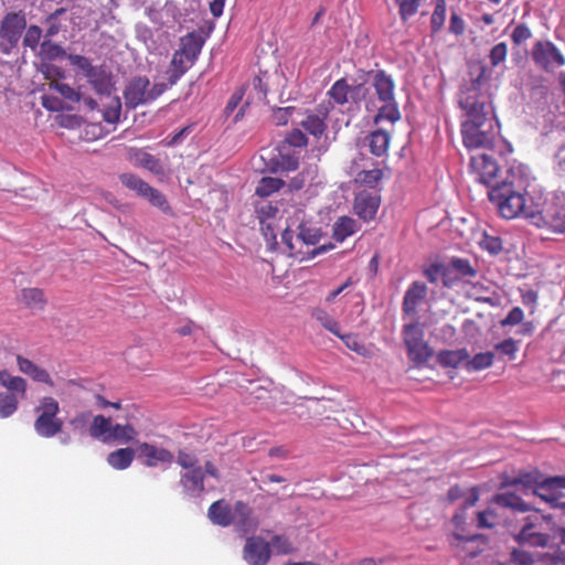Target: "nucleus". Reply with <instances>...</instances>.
Instances as JSON below:
<instances>
[{
	"instance_id": "25",
	"label": "nucleus",
	"mask_w": 565,
	"mask_h": 565,
	"mask_svg": "<svg viewBox=\"0 0 565 565\" xmlns=\"http://www.w3.org/2000/svg\"><path fill=\"white\" fill-rule=\"evenodd\" d=\"M427 287L424 282L414 281L405 292L403 299V311L415 313L417 306L426 298Z\"/></svg>"
},
{
	"instance_id": "53",
	"label": "nucleus",
	"mask_w": 565,
	"mask_h": 565,
	"mask_svg": "<svg viewBox=\"0 0 565 565\" xmlns=\"http://www.w3.org/2000/svg\"><path fill=\"white\" fill-rule=\"evenodd\" d=\"M383 178L381 169L362 170L356 175V181L370 188H374Z\"/></svg>"
},
{
	"instance_id": "33",
	"label": "nucleus",
	"mask_w": 565,
	"mask_h": 565,
	"mask_svg": "<svg viewBox=\"0 0 565 565\" xmlns=\"http://www.w3.org/2000/svg\"><path fill=\"white\" fill-rule=\"evenodd\" d=\"M359 230L356 221L350 216L339 217L332 227V237L342 243L345 238L353 235Z\"/></svg>"
},
{
	"instance_id": "46",
	"label": "nucleus",
	"mask_w": 565,
	"mask_h": 565,
	"mask_svg": "<svg viewBox=\"0 0 565 565\" xmlns=\"http://www.w3.org/2000/svg\"><path fill=\"white\" fill-rule=\"evenodd\" d=\"M313 319H316L326 330L334 335H340V326L335 319H333L324 309L315 308L311 312Z\"/></svg>"
},
{
	"instance_id": "42",
	"label": "nucleus",
	"mask_w": 565,
	"mask_h": 565,
	"mask_svg": "<svg viewBox=\"0 0 565 565\" xmlns=\"http://www.w3.org/2000/svg\"><path fill=\"white\" fill-rule=\"evenodd\" d=\"M137 436V430L130 424L121 425L115 424L111 426V431L108 434L109 441L129 443Z\"/></svg>"
},
{
	"instance_id": "1",
	"label": "nucleus",
	"mask_w": 565,
	"mask_h": 565,
	"mask_svg": "<svg viewBox=\"0 0 565 565\" xmlns=\"http://www.w3.org/2000/svg\"><path fill=\"white\" fill-rule=\"evenodd\" d=\"M488 198L503 218L534 217V213L527 205L530 200L527 193L516 182L514 174L492 185L488 191Z\"/></svg>"
},
{
	"instance_id": "4",
	"label": "nucleus",
	"mask_w": 565,
	"mask_h": 565,
	"mask_svg": "<svg viewBox=\"0 0 565 565\" xmlns=\"http://www.w3.org/2000/svg\"><path fill=\"white\" fill-rule=\"evenodd\" d=\"M509 486H522L525 491H531L547 505L551 501L558 500L556 497L561 488H565V477H543L539 472L522 473L508 482Z\"/></svg>"
},
{
	"instance_id": "44",
	"label": "nucleus",
	"mask_w": 565,
	"mask_h": 565,
	"mask_svg": "<svg viewBox=\"0 0 565 565\" xmlns=\"http://www.w3.org/2000/svg\"><path fill=\"white\" fill-rule=\"evenodd\" d=\"M107 103L104 104L103 118L109 124L119 121L121 114V102L118 96L107 95Z\"/></svg>"
},
{
	"instance_id": "13",
	"label": "nucleus",
	"mask_w": 565,
	"mask_h": 565,
	"mask_svg": "<svg viewBox=\"0 0 565 565\" xmlns=\"http://www.w3.org/2000/svg\"><path fill=\"white\" fill-rule=\"evenodd\" d=\"M533 62L542 70L552 72L565 64V56L550 41H537L531 52Z\"/></svg>"
},
{
	"instance_id": "23",
	"label": "nucleus",
	"mask_w": 565,
	"mask_h": 565,
	"mask_svg": "<svg viewBox=\"0 0 565 565\" xmlns=\"http://www.w3.org/2000/svg\"><path fill=\"white\" fill-rule=\"evenodd\" d=\"M380 206V198L370 193H360L354 200V212L363 221L375 217Z\"/></svg>"
},
{
	"instance_id": "16",
	"label": "nucleus",
	"mask_w": 565,
	"mask_h": 565,
	"mask_svg": "<svg viewBox=\"0 0 565 565\" xmlns=\"http://www.w3.org/2000/svg\"><path fill=\"white\" fill-rule=\"evenodd\" d=\"M470 172L475 175L476 180L480 183L492 186L498 172L499 166L497 161L486 153L475 154L470 159Z\"/></svg>"
},
{
	"instance_id": "8",
	"label": "nucleus",
	"mask_w": 565,
	"mask_h": 565,
	"mask_svg": "<svg viewBox=\"0 0 565 565\" xmlns=\"http://www.w3.org/2000/svg\"><path fill=\"white\" fill-rule=\"evenodd\" d=\"M403 340L408 358L417 363H425L433 356V350L424 339V329L418 322L404 326Z\"/></svg>"
},
{
	"instance_id": "7",
	"label": "nucleus",
	"mask_w": 565,
	"mask_h": 565,
	"mask_svg": "<svg viewBox=\"0 0 565 565\" xmlns=\"http://www.w3.org/2000/svg\"><path fill=\"white\" fill-rule=\"evenodd\" d=\"M168 88L164 83L150 84L146 76H136L129 81L124 90L125 105L135 109L140 105L154 102Z\"/></svg>"
},
{
	"instance_id": "30",
	"label": "nucleus",
	"mask_w": 565,
	"mask_h": 565,
	"mask_svg": "<svg viewBox=\"0 0 565 565\" xmlns=\"http://www.w3.org/2000/svg\"><path fill=\"white\" fill-rule=\"evenodd\" d=\"M204 44L202 35L195 31L190 32L180 39L179 50L196 61Z\"/></svg>"
},
{
	"instance_id": "19",
	"label": "nucleus",
	"mask_w": 565,
	"mask_h": 565,
	"mask_svg": "<svg viewBox=\"0 0 565 565\" xmlns=\"http://www.w3.org/2000/svg\"><path fill=\"white\" fill-rule=\"evenodd\" d=\"M333 108L331 102H322L317 107V114H308L300 125L315 137H321L326 131V120Z\"/></svg>"
},
{
	"instance_id": "11",
	"label": "nucleus",
	"mask_w": 565,
	"mask_h": 565,
	"mask_svg": "<svg viewBox=\"0 0 565 565\" xmlns=\"http://www.w3.org/2000/svg\"><path fill=\"white\" fill-rule=\"evenodd\" d=\"M460 108L465 111L467 119L462 124H478L493 121L488 118L484 110L486 103L481 100V95L476 86L461 89L458 99Z\"/></svg>"
},
{
	"instance_id": "58",
	"label": "nucleus",
	"mask_w": 565,
	"mask_h": 565,
	"mask_svg": "<svg viewBox=\"0 0 565 565\" xmlns=\"http://www.w3.org/2000/svg\"><path fill=\"white\" fill-rule=\"evenodd\" d=\"M276 554L287 555L292 553L294 547L285 535H274L269 543Z\"/></svg>"
},
{
	"instance_id": "22",
	"label": "nucleus",
	"mask_w": 565,
	"mask_h": 565,
	"mask_svg": "<svg viewBox=\"0 0 565 565\" xmlns=\"http://www.w3.org/2000/svg\"><path fill=\"white\" fill-rule=\"evenodd\" d=\"M194 60L185 55L179 49L173 53L170 65L167 70L168 86L174 85L194 64Z\"/></svg>"
},
{
	"instance_id": "55",
	"label": "nucleus",
	"mask_w": 565,
	"mask_h": 565,
	"mask_svg": "<svg viewBox=\"0 0 565 565\" xmlns=\"http://www.w3.org/2000/svg\"><path fill=\"white\" fill-rule=\"evenodd\" d=\"M479 245L483 250L489 252L491 255H498L503 249L502 239L500 237L491 236L486 233L480 239Z\"/></svg>"
},
{
	"instance_id": "10",
	"label": "nucleus",
	"mask_w": 565,
	"mask_h": 565,
	"mask_svg": "<svg viewBox=\"0 0 565 565\" xmlns=\"http://www.w3.org/2000/svg\"><path fill=\"white\" fill-rule=\"evenodd\" d=\"M369 87L363 83L350 85L345 78H340L332 84L327 95L332 100L331 104L339 106L351 104L359 107L369 95Z\"/></svg>"
},
{
	"instance_id": "41",
	"label": "nucleus",
	"mask_w": 565,
	"mask_h": 565,
	"mask_svg": "<svg viewBox=\"0 0 565 565\" xmlns=\"http://www.w3.org/2000/svg\"><path fill=\"white\" fill-rule=\"evenodd\" d=\"M493 360L494 353L492 352L477 353L473 358H468V360L463 364V367L469 373L478 372L490 367L493 364Z\"/></svg>"
},
{
	"instance_id": "51",
	"label": "nucleus",
	"mask_w": 565,
	"mask_h": 565,
	"mask_svg": "<svg viewBox=\"0 0 565 565\" xmlns=\"http://www.w3.org/2000/svg\"><path fill=\"white\" fill-rule=\"evenodd\" d=\"M552 554H553V552L545 553V554L541 555L537 559H534L531 554H529L524 551L513 550L511 553L510 562L512 565H539V563L542 558H544L546 555H552Z\"/></svg>"
},
{
	"instance_id": "17",
	"label": "nucleus",
	"mask_w": 565,
	"mask_h": 565,
	"mask_svg": "<svg viewBox=\"0 0 565 565\" xmlns=\"http://www.w3.org/2000/svg\"><path fill=\"white\" fill-rule=\"evenodd\" d=\"M270 545L262 536H250L243 548V558L248 565H267L270 559Z\"/></svg>"
},
{
	"instance_id": "36",
	"label": "nucleus",
	"mask_w": 565,
	"mask_h": 565,
	"mask_svg": "<svg viewBox=\"0 0 565 565\" xmlns=\"http://www.w3.org/2000/svg\"><path fill=\"white\" fill-rule=\"evenodd\" d=\"M113 422L110 417L104 415H96L93 417L92 424L88 428L89 436L94 439H100L108 443V434L111 431Z\"/></svg>"
},
{
	"instance_id": "45",
	"label": "nucleus",
	"mask_w": 565,
	"mask_h": 565,
	"mask_svg": "<svg viewBox=\"0 0 565 565\" xmlns=\"http://www.w3.org/2000/svg\"><path fill=\"white\" fill-rule=\"evenodd\" d=\"M19 397L13 393H0V418H8L13 415L19 407Z\"/></svg>"
},
{
	"instance_id": "63",
	"label": "nucleus",
	"mask_w": 565,
	"mask_h": 565,
	"mask_svg": "<svg viewBox=\"0 0 565 565\" xmlns=\"http://www.w3.org/2000/svg\"><path fill=\"white\" fill-rule=\"evenodd\" d=\"M177 462L179 466H181L183 469H194L198 466L199 459L198 457L189 452L186 450H179L177 456Z\"/></svg>"
},
{
	"instance_id": "54",
	"label": "nucleus",
	"mask_w": 565,
	"mask_h": 565,
	"mask_svg": "<svg viewBox=\"0 0 565 565\" xmlns=\"http://www.w3.org/2000/svg\"><path fill=\"white\" fill-rule=\"evenodd\" d=\"M396 2L398 3V13L403 22L415 15L422 4V0H399Z\"/></svg>"
},
{
	"instance_id": "43",
	"label": "nucleus",
	"mask_w": 565,
	"mask_h": 565,
	"mask_svg": "<svg viewBox=\"0 0 565 565\" xmlns=\"http://www.w3.org/2000/svg\"><path fill=\"white\" fill-rule=\"evenodd\" d=\"M285 185V181L274 177H263L255 190V193L260 198H267L275 192H278Z\"/></svg>"
},
{
	"instance_id": "56",
	"label": "nucleus",
	"mask_w": 565,
	"mask_h": 565,
	"mask_svg": "<svg viewBox=\"0 0 565 565\" xmlns=\"http://www.w3.org/2000/svg\"><path fill=\"white\" fill-rule=\"evenodd\" d=\"M494 350L501 355L508 356L510 360H514L516 352L519 351V343L512 338L505 339L494 345Z\"/></svg>"
},
{
	"instance_id": "50",
	"label": "nucleus",
	"mask_w": 565,
	"mask_h": 565,
	"mask_svg": "<svg viewBox=\"0 0 565 565\" xmlns=\"http://www.w3.org/2000/svg\"><path fill=\"white\" fill-rule=\"evenodd\" d=\"M51 89L60 93L65 99L78 103L82 99L79 92L71 87L68 84L60 83L57 81H51L49 84Z\"/></svg>"
},
{
	"instance_id": "62",
	"label": "nucleus",
	"mask_w": 565,
	"mask_h": 565,
	"mask_svg": "<svg viewBox=\"0 0 565 565\" xmlns=\"http://www.w3.org/2000/svg\"><path fill=\"white\" fill-rule=\"evenodd\" d=\"M89 419H90L89 412H79V413L75 414V416L70 419L68 424L72 427L73 431L83 433L86 430Z\"/></svg>"
},
{
	"instance_id": "38",
	"label": "nucleus",
	"mask_w": 565,
	"mask_h": 565,
	"mask_svg": "<svg viewBox=\"0 0 565 565\" xmlns=\"http://www.w3.org/2000/svg\"><path fill=\"white\" fill-rule=\"evenodd\" d=\"M447 266L457 274L461 280L469 281L478 275L477 268L466 258L452 257Z\"/></svg>"
},
{
	"instance_id": "47",
	"label": "nucleus",
	"mask_w": 565,
	"mask_h": 565,
	"mask_svg": "<svg viewBox=\"0 0 565 565\" xmlns=\"http://www.w3.org/2000/svg\"><path fill=\"white\" fill-rule=\"evenodd\" d=\"M446 0H436V4L430 18V29L433 34L438 33L443 29L446 20Z\"/></svg>"
},
{
	"instance_id": "31",
	"label": "nucleus",
	"mask_w": 565,
	"mask_h": 565,
	"mask_svg": "<svg viewBox=\"0 0 565 565\" xmlns=\"http://www.w3.org/2000/svg\"><path fill=\"white\" fill-rule=\"evenodd\" d=\"M0 385L7 388V392L13 393L20 398L26 395L28 383L21 376L11 375L7 370H0Z\"/></svg>"
},
{
	"instance_id": "20",
	"label": "nucleus",
	"mask_w": 565,
	"mask_h": 565,
	"mask_svg": "<svg viewBox=\"0 0 565 565\" xmlns=\"http://www.w3.org/2000/svg\"><path fill=\"white\" fill-rule=\"evenodd\" d=\"M236 530L243 534L254 532L258 527V520L253 509L244 501H236L233 507V522Z\"/></svg>"
},
{
	"instance_id": "35",
	"label": "nucleus",
	"mask_w": 565,
	"mask_h": 565,
	"mask_svg": "<svg viewBox=\"0 0 565 565\" xmlns=\"http://www.w3.org/2000/svg\"><path fill=\"white\" fill-rule=\"evenodd\" d=\"M86 78L97 94H110L111 78L103 68L96 67L93 73L86 74Z\"/></svg>"
},
{
	"instance_id": "29",
	"label": "nucleus",
	"mask_w": 565,
	"mask_h": 565,
	"mask_svg": "<svg viewBox=\"0 0 565 565\" xmlns=\"http://www.w3.org/2000/svg\"><path fill=\"white\" fill-rule=\"evenodd\" d=\"M373 87L381 102H393L394 81L384 71H379L373 77Z\"/></svg>"
},
{
	"instance_id": "52",
	"label": "nucleus",
	"mask_w": 565,
	"mask_h": 565,
	"mask_svg": "<svg viewBox=\"0 0 565 565\" xmlns=\"http://www.w3.org/2000/svg\"><path fill=\"white\" fill-rule=\"evenodd\" d=\"M337 337L343 341V343L347 345L348 349L354 351L355 353H358L362 356H366L369 354L367 348L359 340L356 334H353V333L342 334L340 332V335H337Z\"/></svg>"
},
{
	"instance_id": "2",
	"label": "nucleus",
	"mask_w": 565,
	"mask_h": 565,
	"mask_svg": "<svg viewBox=\"0 0 565 565\" xmlns=\"http://www.w3.org/2000/svg\"><path fill=\"white\" fill-rule=\"evenodd\" d=\"M554 514H545L541 509L534 508L526 515L516 519V525L511 529V534L520 545L546 546L550 541V532L553 530Z\"/></svg>"
},
{
	"instance_id": "28",
	"label": "nucleus",
	"mask_w": 565,
	"mask_h": 565,
	"mask_svg": "<svg viewBox=\"0 0 565 565\" xmlns=\"http://www.w3.org/2000/svg\"><path fill=\"white\" fill-rule=\"evenodd\" d=\"M180 483L191 494H200L204 490V471L202 467L190 469L181 475Z\"/></svg>"
},
{
	"instance_id": "57",
	"label": "nucleus",
	"mask_w": 565,
	"mask_h": 565,
	"mask_svg": "<svg viewBox=\"0 0 565 565\" xmlns=\"http://www.w3.org/2000/svg\"><path fill=\"white\" fill-rule=\"evenodd\" d=\"M277 213V206H274L271 203H262L256 207V215L259 223L276 221Z\"/></svg>"
},
{
	"instance_id": "59",
	"label": "nucleus",
	"mask_w": 565,
	"mask_h": 565,
	"mask_svg": "<svg viewBox=\"0 0 565 565\" xmlns=\"http://www.w3.org/2000/svg\"><path fill=\"white\" fill-rule=\"evenodd\" d=\"M497 521L498 514L492 509H487L477 514V525L480 529H491L495 525Z\"/></svg>"
},
{
	"instance_id": "40",
	"label": "nucleus",
	"mask_w": 565,
	"mask_h": 565,
	"mask_svg": "<svg viewBox=\"0 0 565 565\" xmlns=\"http://www.w3.org/2000/svg\"><path fill=\"white\" fill-rule=\"evenodd\" d=\"M135 159L139 166L157 175L163 174L164 172L160 159H158L157 157L152 156L149 152H146L143 150H137L135 152Z\"/></svg>"
},
{
	"instance_id": "32",
	"label": "nucleus",
	"mask_w": 565,
	"mask_h": 565,
	"mask_svg": "<svg viewBox=\"0 0 565 565\" xmlns=\"http://www.w3.org/2000/svg\"><path fill=\"white\" fill-rule=\"evenodd\" d=\"M137 452L132 448H119L108 454L107 463L116 470L129 468Z\"/></svg>"
},
{
	"instance_id": "14",
	"label": "nucleus",
	"mask_w": 565,
	"mask_h": 565,
	"mask_svg": "<svg viewBox=\"0 0 565 565\" xmlns=\"http://www.w3.org/2000/svg\"><path fill=\"white\" fill-rule=\"evenodd\" d=\"M137 458L148 468L170 467L174 462V455L171 450L151 443H138Z\"/></svg>"
},
{
	"instance_id": "21",
	"label": "nucleus",
	"mask_w": 565,
	"mask_h": 565,
	"mask_svg": "<svg viewBox=\"0 0 565 565\" xmlns=\"http://www.w3.org/2000/svg\"><path fill=\"white\" fill-rule=\"evenodd\" d=\"M493 503L502 509L509 510L512 514H524L534 508L526 503L520 495L512 491L498 493L492 499Z\"/></svg>"
},
{
	"instance_id": "49",
	"label": "nucleus",
	"mask_w": 565,
	"mask_h": 565,
	"mask_svg": "<svg viewBox=\"0 0 565 565\" xmlns=\"http://www.w3.org/2000/svg\"><path fill=\"white\" fill-rule=\"evenodd\" d=\"M40 55L43 60L54 61L66 56V52L61 45L51 41H44L40 46Z\"/></svg>"
},
{
	"instance_id": "48",
	"label": "nucleus",
	"mask_w": 565,
	"mask_h": 565,
	"mask_svg": "<svg viewBox=\"0 0 565 565\" xmlns=\"http://www.w3.org/2000/svg\"><path fill=\"white\" fill-rule=\"evenodd\" d=\"M384 105L379 108V111L375 116V122L387 120L390 122H396L401 119V113L397 107V104L395 103V99L393 102H383Z\"/></svg>"
},
{
	"instance_id": "27",
	"label": "nucleus",
	"mask_w": 565,
	"mask_h": 565,
	"mask_svg": "<svg viewBox=\"0 0 565 565\" xmlns=\"http://www.w3.org/2000/svg\"><path fill=\"white\" fill-rule=\"evenodd\" d=\"M18 301L30 310H43L47 302L43 289L36 287L21 289Z\"/></svg>"
},
{
	"instance_id": "3",
	"label": "nucleus",
	"mask_w": 565,
	"mask_h": 565,
	"mask_svg": "<svg viewBox=\"0 0 565 565\" xmlns=\"http://www.w3.org/2000/svg\"><path fill=\"white\" fill-rule=\"evenodd\" d=\"M322 234L320 228L307 218L303 209H295L287 218L286 227L281 234V239L287 246L290 255L297 256L305 254L303 246H315L319 243Z\"/></svg>"
},
{
	"instance_id": "12",
	"label": "nucleus",
	"mask_w": 565,
	"mask_h": 565,
	"mask_svg": "<svg viewBox=\"0 0 565 565\" xmlns=\"http://www.w3.org/2000/svg\"><path fill=\"white\" fill-rule=\"evenodd\" d=\"M119 180L126 188L134 191L137 195L147 199L151 205L158 207L162 212L168 213L171 211L164 194L158 189L152 188L138 175L132 173H122L120 174Z\"/></svg>"
},
{
	"instance_id": "6",
	"label": "nucleus",
	"mask_w": 565,
	"mask_h": 565,
	"mask_svg": "<svg viewBox=\"0 0 565 565\" xmlns=\"http://www.w3.org/2000/svg\"><path fill=\"white\" fill-rule=\"evenodd\" d=\"M34 412L36 414V418L33 427L40 437L52 438L62 433L64 422L58 417L60 404L54 397H42Z\"/></svg>"
},
{
	"instance_id": "34",
	"label": "nucleus",
	"mask_w": 565,
	"mask_h": 565,
	"mask_svg": "<svg viewBox=\"0 0 565 565\" xmlns=\"http://www.w3.org/2000/svg\"><path fill=\"white\" fill-rule=\"evenodd\" d=\"M367 140L371 153L381 157L388 150L391 136L387 131L377 129L367 136Z\"/></svg>"
},
{
	"instance_id": "24",
	"label": "nucleus",
	"mask_w": 565,
	"mask_h": 565,
	"mask_svg": "<svg viewBox=\"0 0 565 565\" xmlns=\"http://www.w3.org/2000/svg\"><path fill=\"white\" fill-rule=\"evenodd\" d=\"M17 364L19 371L30 376L34 382L44 383L51 387L54 386V382L50 373L45 369L36 365L31 360L19 354L17 355Z\"/></svg>"
},
{
	"instance_id": "5",
	"label": "nucleus",
	"mask_w": 565,
	"mask_h": 565,
	"mask_svg": "<svg viewBox=\"0 0 565 565\" xmlns=\"http://www.w3.org/2000/svg\"><path fill=\"white\" fill-rule=\"evenodd\" d=\"M478 499L479 495L477 491H473L472 495L465 500L463 504L456 511L451 519L455 532L452 533L450 544L455 551V555L461 561H467L468 558H473L479 555V551H470L469 554L463 553V545L473 543L478 539L477 534H471L467 531V510L476 505Z\"/></svg>"
},
{
	"instance_id": "64",
	"label": "nucleus",
	"mask_w": 565,
	"mask_h": 565,
	"mask_svg": "<svg viewBox=\"0 0 565 565\" xmlns=\"http://www.w3.org/2000/svg\"><path fill=\"white\" fill-rule=\"evenodd\" d=\"M42 30L38 25H31L25 32L23 44L34 50L40 42Z\"/></svg>"
},
{
	"instance_id": "60",
	"label": "nucleus",
	"mask_w": 565,
	"mask_h": 565,
	"mask_svg": "<svg viewBox=\"0 0 565 565\" xmlns=\"http://www.w3.org/2000/svg\"><path fill=\"white\" fill-rule=\"evenodd\" d=\"M508 55V46L504 42L495 44L489 54L490 63L493 67L505 61Z\"/></svg>"
},
{
	"instance_id": "15",
	"label": "nucleus",
	"mask_w": 565,
	"mask_h": 565,
	"mask_svg": "<svg viewBox=\"0 0 565 565\" xmlns=\"http://www.w3.org/2000/svg\"><path fill=\"white\" fill-rule=\"evenodd\" d=\"M556 497H559L558 500L551 501L548 508L553 510L554 518L565 525V488H561ZM539 565H565V530L557 548L552 555H546L542 558Z\"/></svg>"
},
{
	"instance_id": "26",
	"label": "nucleus",
	"mask_w": 565,
	"mask_h": 565,
	"mask_svg": "<svg viewBox=\"0 0 565 565\" xmlns=\"http://www.w3.org/2000/svg\"><path fill=\"white\" fill-rule=\"evenodd\" d=\"M207 516L213 524L225 527L233 522V509L225 500H217L210 505Z\"/></svg>"
},
{
	"instance_id": "18",
	"label": "nucleus",
	"mask_w": 565,
	"mask_h": 565,
	"mask_svg": "<svg viewBox=\"0 0 565 565\" xmlns=\"http://www.w3.org/2000/svg\"><path fill=\"white\" fill-rule=\"evenodd\" d=\"M26 26L25 14L22 12L8 13L1 23L0 38L14 45L18 43Z\"/></svg>"
},
{
	"instance_id": "61",
	"label": "nucleus",
	"mask_w": 565,
	"mask_h": 565,
	"mask_svg": "<svg viewBox=\"0 0 565 565\" xmlns=\"http://www.w3.org/2000/svg\"><path fill=\"white\" fill-rule=\"evenodd\" d=\"M67 58L73 66H76L81 71H83L85 76H86V74L93 73L94 70L96 68V66H93L90 61L83 55L68 54Z\"/></svg>"
},
{
	"instance_id": "37",
	"label": "nucleus",
	"mask_w": 565,
	"mask_h": 565,
	"mask_svg": "<svg viewBox=\"0 0 565 565\" xmlns=\"http://www.w3.org/2000/svg\"><path fill=\"white\" fill-rule=\"evenodd\" d=\"M545 223L554 233H564L565 203L554 204L553 207L546 213Z\"/></svg>"
},
{
	"instance_id": "9",
	"label": "nucleus",
	"mask_w": 565,
	"mask_h": 565,
	"mask_svg": "<svg viewBox=\"0 0 565 565\" xmlns=\"http://www.w3.org/2000/svg\"><path fill=\"white\" fill-rule=\"evenodd\" d=\"M493 121L478 124H462L461 135L463 145L469 149L492 148L497 130Z\"/></svg>"
},
{
	"instance_id": "39",
	"label": "nucleus",
	"mask_w": 565,
	"mask_h": 565,
	"mask_svg": "<svg viewBox=\"0 0 565 565\" xmlns=\"http://www.w3.org/2000/svg\"><path fill=\"white\" fill-rule=\"evenodd\" d=\"M469 358L467 349L458 350H445L438 353L437 360L441 366L445 367H457L460 363L465 362Z\"/></svg>"
}]
</instances>
